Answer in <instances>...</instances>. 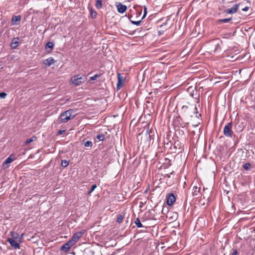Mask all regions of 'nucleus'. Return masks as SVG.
Instances as JSON below:
<instances>
[{
    "instance_id": "bb28decb",
    "label": "nucleus",
    "mask_w": 255,
    "mask_h": 255,
    "mask_svg": "<svg viewBox=\"0 0 255 255\" xmlns=\"http://www.w3.org/2000/svg\"><path fill=\"white\" fill-rule=\"evenodd\" d=\"M100 76H101V74H96L94 76L91 77L90 78V80H93V81L95 80L98 78H99Z\"/></svg>"
},
{
    "instance_id": "39448f33",
    "label": "nucleus",
    "mask_w": 255,
    "mask_h": 255,
    "mask_svg": "<svg viewBox=\"0 0 255 255\" xmlns=\"http://www.w3.org/2000/svg\"><path fill=\"white\" fill-rule=\"evenodd\" d=\"M117 78L118 82L117 84V89L118 90H119L124 86L126 80V77L124 76L122 74L118 73Z\"/></svg>"
},
{
    "instance_id": "72a5a7b5",
    "label": "nucleus",
    "mask_w": 255,
    "mask_h": 255,
    "mask_svg": "<svg viewBox=\"0 0 255 255\" xmlns=\"http://www.w3.org/2000/svg\"><path fill=\"white\" fill-rule=\"evenodd\" d=\"M146 8L145 7H144V14L142 16V18H143L146 15Z\"/></svg>"
},
{
    "instance_id": "b1692460",
    "label": "nucleus",
    "mask_w": 255,
    "mask_h": 255,
    "mask_svg": "<svg viewBox=\"0 0 255 255\" xmlns=\"http://www.w3.org/2000/svg\"><path fill=\"white\" fill-rule=\"evenodd\" d=\"M124 218V217L123 215L121 214L118 215L117 219V222L119 223H121L123 221Z\"/></svg>"
},
{
    "instance_id": "2eb2a0df",
    "label": "nucleus",
    "mask_w": 255,
    "mask_h": 255,
    "mask_svg": "<svg viewBox=\"0 0 255 255\" xmlns=\"http://www.w3.org/2000/svg\"><path fill=\"white\" fill-rule=\"evenodd\" d=\"M12 161H13V159L11 158V155L7 157L6 160L2 163V166L5 168V165L11 163Z\"/></svg>"
},
{
    "instance_id": "423d86ee",
    "label": "nucleus",
    "mask_w": 255,
    "mask_h": 255,
    "mask_svg": "<svg viewBox=\"0 0 255 255\" xmlns=\"http://www.w3.org/2000/svg\"><path fill=\"white\" fill-rule=\"evenodd\" d=\"M75 245L73 241L70 240L66 243L64 244L60 248V250L65 253H67L70 250V248Z\"/></svg>"
},
{
    "instance_id": "0eeeda50",
    "label": "nucleus",
    "mask_w": 255,
    "mask_h": 255,
    "mask_svg": "<svg viewBox=\"0 0 255 255\" xmlns=\"http://www.w3.org/2000/svg\"><path fill=\"white\" fill-rule=\"evenodd\" d=\"M85 232V230H82L79 232H77L75 233L72 236L71 240L73 241L74 244H76L77 242L78 241L79 239L82 236V235L84 234Z\"/></svg>"
},
{
    "instance_id": "2f4dec72",
    "label": "nucleus",
    "mask_w": 255,
    "mask_h": 255,
    "mask_svg": "<svg viewBox=\"0 0 255 255\" xmlns=\"http://www.w3.org/2000/svg\"><path fill=\"white\" fill-rule=\"evenodd\" d=\"M96 15H97V13L96 11H94V12H93L92 11L91 15H92V17H93V18L95 17L96 16Z\"/></svg>"
},
{
    "instance_id": "6e6552de",
    "label": "nucleus",
    "mask_w": 255,
    "mask_h": 255,
    "mask_svg": "<svg viewBox=\"0 0 255 255\" xmlns=\"http://www.w3.org/2000/svg\"><path fill=\"white\" fill-rule=\"evenodd\" d=\"M167 204L169 206H171L175 202L176 198L174 195L171 193L167 195Z\"/></svg>"
},
{
    "instance_id": "e433bc0d",
    "label": "nucleus",
    "mask_w": 255,
    "mask_h": 255,
    "mask_svg": "<svg viewBox=\"0 0 255 255\" xmlns=\"http://www.w3.org/2000/svg\"><path fill=\"white\" fill-rule=\"evenodd\" d=\"M158 32H159V35H161L162 33H163V31H162V32H161V31H158Z\"/></svg>"
},
{
    "instance_id": "1a4fd4ad",
    "label": "nucleus",
    "mask_w": 255,
    "mask_h": 255,
    "mask_svg": "<svg viewBox=\"0 0 255 255\" xmlns=\"http://www.w3.org/2000/svg\"><path fill=\"white\" fill-rule=\"evenodd\" d=\"M7 241L10 244V246L14 249H17L20 248V245L17 243L13 238H8Z\"/></svg>"
},
{
    "instance_id": "c85d7f7f",
    "label": "nucleus",
    "mask_w": 255,
    "mask_h": 255,
    "mask_svg": "<svg viewBox=\"0 0 255 255\" xmlns=\"http://www.w3.org/2000/svg\"><path fill=\"white\" fill-rule=\"evenodd\" d=\"M131 22L133 24H134V25H139L140 24V23H141V20H138V21L131 20Z\"/></svg>"
},
{
    "instance_id": "20e7f679",
    "label": "nucleus",
    "mask_w": 255,
    "mask_h": 255,
    "mask_svg": "<svg viewBox=\"0 0 255 255\" xmlns=\"http://www.w3.org/2000/svg\"><path fill=\"white\" fill-rule=\"evenodd\" d=\"M232 124L231 122L228 123L224 127L223 132L226 137H232L233 131L232 130Z\"/></svg>"
},
{
    "instance_id": "4be33fe9",
    "label": "nucleus",
    "mask_w": 255,
    "mask_h": 255,
    "mask_svg": "<svg viewBox=\"0 0 255 255\" xmlns=\"http://www.w3.org/2000/svg\"><path fill=\"white\" fill-rule=\"evenodd\" d=\"M96 137L99 141H103L105 139V135L103 134H98Z\"/></svg>"
},
{
    "instance_id": "4468645a",
    "label": "nucleus",
    "mask_w": 255,
    "mask_h": 255,
    "mask_svg": "<svg viewBox=\"0 0 255 255\" xmlns=\"http://www.w3.org/2000/svg\"><path fill=\"white\" fill-rule=\"evenodd\" d=\"M21 17L20 15L13 16L12 17L11 22L12 24H18L20 21Z\"/></svg>"
},
{
    "instance_id": "7ed1b4c3",
    "label": "nucleus",
    "mask_w": 255,
    "mask_h": 255,
    "mask_svg": "<svg viewBox=\"0 0 255 255\" xmlns=\"http://www.w3.org/2000/svg\"><path fill=\"white\" fill-rule=\"evenodd\" d=\"M86 80V77L83 75H76L72 77L71 81L75 86H79Z\"/></svg>"
},
{
    "instance_id": "9d476101",
    "label": "nucleus",
    "mask_w": 255,
    "mask_h": 255,
    "mask_svg": "<svg viewBox=\"0 0 255 255\" xmlns=\"http://www.w3.org/2000/svg\"><path fill=\"white\" fill-rule=\"evenodd\" d=\"M117 7L118 9V11L121 13H123L124 12H125L127 9V7L126 5L122 4L121 3H119L118 4H117Z\"/></svg>"
},
{
    "instance_id": "4c0bfd02",
    "label": "nucleus",
    "mask_w": 255,
    "mask_h": 255,
    "mask_svg": "<svg viewBox=\"0 0 255 255\" xmlns=\"http://www.w3.org/2000/svg\"><path fill=\"white\" fill-rule=\"evenodd\" d=\"M167 176L168 178H169V177H170L169 175H167Z\"/></svg>"
},
{
    "instance_id": "a878e982",
    "label": "nucleus",
    "mask_w": 255,
    "mask_h": 255,
    "mask_svg": "<svg viewBox=\"0 0 255 255\" xmlns=\"http://www.w3.org/2000/svg\"><path fill=\"white\" fill-rule=\"evenodd\" d=\"M93 143L91 141H86L84 142V145L86 147H92Z\"/></svg>"
},
{
    "instance_id": "412c9836",
    "label": "nucleus",
    "mask_w": 255,
    "mask_h": 255,
    "mask_svg": "<svg viewBox=\"0 0 255 255\" xmlns=\"http://www.w3.org/2000/svg\"><path fill=\"white\" fill-rule=\"evenodd\" d=\"M53 47H54V44L52 42H48L45 45V48H49L51 49H53Z\"/></svg>"
},
{
    "instance_id": "f03ea898",
    "label": "nucleus",
    "mask_w": 255,
    "mask_h": 255,
    "mask_svg": "<svg viewBox=\"0 0 255 255\" xmlns=\"http://www.w3.org/2000/svg\"><path fill=\"white\" fill-rule=\"evenodd\" d=\"M196 106L194 108L192 107H188L187 106H183L181 108V113L183 116L185 118L192 117L193 114L197 113Z\"/></svg>"
},
{
    "instance_id": "473e14b6",
    "label": "nucleus",
    "mask_w": 255,
    "mask_h": 255,
    "mask_svg": "<svg viewBox=\"0 0 255 255\" xmlns=\"http://www.w3.org/2000/svg\"><path fill=\"white\" fill-rule=\"evenodd\" d=\"M237 254H238V251L236 249H235L233 251V252L232 253V255H237Z\"/></svg>"
},
{
    "instance_id": "393cba45",
    "label": "nucleus",
    "mask_w": 255,
    "mask_h": 255,
    "mask_svg": "<svg viewBox=\"0 0 255 255\" xmlns=\"http://www.w3.org/2000/svg\"><path fill=\"white\" fill-rule=\"evenodd\" d=\"M243 168L246 170H248L249 169H251V164L248 162V163H245L244 165H243Z\"/></svg>"
},
{
    "instance_id": "f8f14e48",
    "label": "nucleus",
    "mask_w": 255,
    "mask_h": 255,
    "mask_svg": "<svg viewBox=\"0 0 255 255\" xmlns=\"http://www.w3.org/2000/svg\"><path fill=\"white\" fill-rule=\"evenodd\" d=\"M55 63V60L52 57H49V58L44 60L43 62V63L44 65H46L48 67L50 66L52 64H53Z\"/></svg>"
},
{
    "instance_id": "c756f323",
    "label": "nucleus",
    "mask_w": 255,
    "mask_h": 255,
    "mask_svg": "<svg viewBox=\"0 0 255 255\" xmlns=\"http://www.w3.org/2000/svg\"><path fill=\"white\" fill-rule=\"evenodd\" d=\"M7 95V94L4 92L0 93V98L4 99Z\"/></svg>"
},
{
    "instance_id": "dca6fc26",
    "label": "nucleus",
    "mask_w": 255,
    "mask_h": 255,
    "mask_svg": "<svg viewBox=\"0 0 255 255\" xmlns=\"http://www.w3.org/2000/svg\"><path fill=\"white\" fill-rule=\"evenodd\" d=\"M37 139V137L35 136H32L30 138H29V139H27L25 142V144L26 145V144H28L30 143H31V142L32 141H34L35 140H36Z\"/></svg>"
},
{
    "instance_id": "9b49d317",
    "label": "nucleus",
    "mask_w": 255,
    "mask_h": 255,
    "mask_svg": "<svg viewBox=\"0 0 255 255\" xmlns=\"http://www.w3.org/2000/svg\"><path fill=\"white\" fill-rule=\"evenodd\" d=\"M239 4H235L232 8L225 10V12L227 13L233 14L236 13L239 8Z\"/></svg>"
},
{
    "instance_id": "a211bd4d",
    "label": "nucleus",
    "mask_w": 255,
    "mask_h": 255,
    "mask_svg": "<svg viewBox=\"0 0 255 255\" xmlns=\"http://www.w3.org/2000/svg\"><path fill=\"white\" fill-rule=\"evenodd\" d=\"M103 0H97L96 3V7L98 9H100L102 7Z\"/></svg>"
},
{
    "instance_id": "f257e3e1",
    "label": "nucleus",
    "mask_w": 255,
    "mask_h": 255,
    "mask_svg": "<svg viewBox=\"0 0 255 255\" xmlns=\"http://www.w3.org/2000/svg\"><path fill=\"white\" fill-rule=\"evenodd\" d=\"M72 110H70L62 113L56 120V124H61L67 123L70 119H73V117H72Z\"/></svg>"
},
{
    "instance_id": "c9c22d12",
    "label": "nucleus",
    "mask_w": 255,
    "mask_h": 255,
    "mask_svg": "<svg viewBox=\"0 0 255 255\" xmlns=\"http://www.w3.org/2000/svg\"><path fill=\"white\" fill-rule=\"evenodd\" d=\"M249 9V7L248 6L245 7V8L242 9L243 11H248Z\"/></svg>"
},
{
    "instance_id": "5701e85b",
    "label": "nucleus",
    "mask_w": 255,
    "mask_h": 255,
    "mask_svg": "<svg viewBox=\"0 0 255 255\" xmlns=\"http://www.w3.org/2000/svg\"><path fill=\"white\" fill-rule=\"evenodd\" d=\"M69 162L68 161L66 160H62L61 161V165L63 167H66L69 165Z\"/></svg>"
},
{
    "instance_id": "f704fd0d",
    "label": "nucleus",
    "mask_w": 255,
    "mask_h": 255,
    "mask_svg": "<svg viewBox=\"0 0 255 255\" xmlns=\"http://www.w3.org/2000/svg\"><path fill=\"white\" fill-rule=\"evenodd\" d=\"M11 238H13V239H14V238H16V237L15 236V233H13V232H11Z\"/></svg>"
},
{
    "instance_id": "cd10ccee",
    "label": "nucleus",
    "mask_w": 255,
    "mask_h": 255,
    "mask_svg": "<svg viewBox=\"0 0 255 255\" xmlns=\"http://www.w3.org/2000/svg\"><path fill=\"white\" fill-rule=\"evenodd\" d=\"M97 187V185L96 184H94L92 186L91 189L89 191L88 193L89 195H91V193L95 189V188Z\"/></svg>"
},
{
    "instance_id": "6ab92c4d",
    "label": "nucleus",
    "mask_w": 255,
    "mask_h": 255,
    "mask_svg": "<svg viewBox=\"0 0 255 255\" xmlns=\"http://www.w3.org/2000/svg\"><path fill=\"white\" fill-rule=\"evenodd\" d=\"M135 224L136 225L137 228H141L142 227V225L139 219L138 218H136L134 221Z\"/></svg>"
},
{
    "instance_id": "ddd939ff",
    "label": "nucleus",
    "mask_w": 255,
    "mask_h": 255,
    "mask_svg": "<svg viewBox=\"0 0 255 255\" xmlns=\"http://www.w3.org/2000/svg\"><path fill=\"white\" fill-rule=\"evenodd\" d=\"M18 40H19L18 37L14 38L12 39V41L10 44V46L12 49H15L18 47V44H19Z\"/></svg>"
},
{
    "instance_id": "aec40b11",
    "label": "nucleus",
    "mask_w": 255,
    "mask_h": 255,
    "mask_svg": "<svg viewBox=\"0 0 255 255\" xmlns=\"http://www.w3.org/2000/svg\"><path fill=\"white\" fill-rule=\"evenodd\" d=\"M194 191L193 192V196H196L198 195V193L199 192L200 188H198L197 186H194L193 187Z\"/></svg>"
},
{
    "instance_id": "7c9ffc66",
    "label": "nucleus",
    "mask_w": 255,
    "mask_h": 255,
    "mask_svg": "<svg viewBox=\"0 0 255 255\" xmlns=\"http://www.w3.org/2000/svg\"><path fill=\"white\" fill-rule=\"evenodd\" d=\"M64 132H65V130H59L58 131V135H61V134H62Z\"/></svg>"
},
{
    "instance_id": "f3484780",
    "label": "nucleus",
    "mask_w": 255,
    "mask_h": 255,
    "mask_svg": "<svg viewBox=\"0 0 255 255\" xmlns=\"http://www.w3.org/2000/svg\"><path fill=\"white\" fill-rule=\"evenodd\" d=\"M232 19V18L220 19L217 21L218 23H227L230 21Z\"/></svg>"
}]
</instances>
